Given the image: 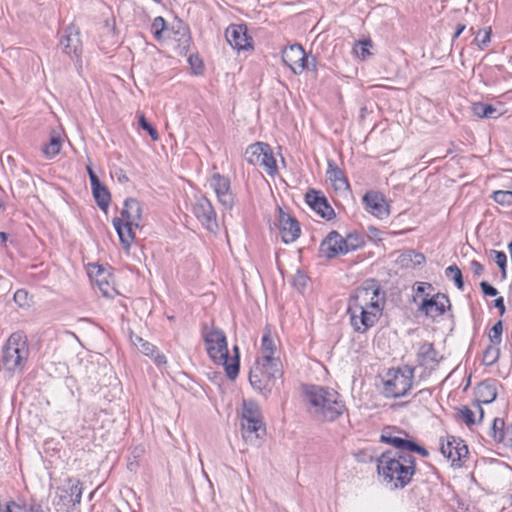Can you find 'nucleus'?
<instances>
[{
  "label": "nucleus",
  "mask_w": 512,
  "mask_h": 512,
  "mask_svg": "<svg viewBox=\"0 0 512 512\" xmlns=\"http://www.w3.org/2000/svg\"><path fill=\"white\" fill-rule=\"evenodd\" d=\"M382 311L379 298V286L374 282H366L358 287L348 302L347 312L350 324L355 332L365 333L378 321Z\"/></svg>",
  "instance_id": "f257e3e1"
},
{
  "label": "nucleus",
  "mask_w": 512,
  "mask_h": 512,
  "mask_svg": "<svg viewBox=\"0 0 512 512\" xmlns=\"http://www.w3.org/2000/svg\"><path fill=\"white\" fill-rule=\"evenodd\" d=\"M377 469L383 481L391 487L404 488L416 472L415 457L401 453V450H389L378 458Z\"/></svg>",
  "instance_id": "f03ea898"
},
{
  "label": "nucleus",
  "mask_w": 512,
  "mask_h": 512,
  "mask_svg": "<svg viewBox=\"0 0 512 512\" xmlns=\"http://www.w3.org/2000/svg\"><path fill=\"white\" fill-rule=\"evenodd\" d=\"M203 339L206 345V351L211 360L224 367L229 379L234 380L239 373V349L233 347L234 355H228L227 339L224 332L218 328L209 329L204 326Z\"/></svg>",
  "instance_id": "7ed1b4c3"
},
{
  "label": "nucleus",
  "mask_w": 512,
  "mask_h": 512,
  "mask_svg": "<svg viewBox=\"0 0 512 512\" xmlns=\"http://www.w3.org/2000/svg\"><path fill=\"white\" fill-rule=\"evenodd\" d=\"M310 413L320 421H334L345 410L339 394L321 386H307L304 390Z\"/></svg>",
  "instance_id": "20e7f679"
},
{
  "label": "nucleus",
  "mask_w": 512,
  "mask_h": 512,
  "mask_svg": "<svg viewBox=\"0 0 512 512\" xmlns=\"http://www.w3.org/2000/svg\"><path fill=\"white\" fill-rule=\"evenodd\" d=\"M142 208L140 202L129 198L124 203L120 217L113 219V226L125 250H129L134 241V230L141 226Z\"/></svg>",
  "instance_id": "39448f33"
},
{
  "label": "nucleus",
  "mask_w": 512,
  "mask_h": 512,
  "mask_svg": "<svg viewBox=\"0 0 512 512\" xmlns=\"http://www.w3.org/2000/svg\"><path fill=\"white\" fill-rule=\"evenodd\" d=\"M29 355L27 337L22 332H15L3 347V366L9 372L20 373L25 368Z\"/></svg>",
  "instance_id": "423d86ee"
},
{
  "label": "nucleus",
  "mask_w": 512,
  "mask_h": 512,
  "mask_svg": "<svg viewBox=\"0 0 512 512\" xmlns=\"http://www.w3.org/2000/svg\"><path fill=\"white\" fill-rule=\"evenodd\" d=\"M413 378L414 368L409 366L389 369L382 379L383 395L387 398L405 396L412 387Z\"/></svg>",
  "instance_id": "0eeeda50"
},
{
  "label": "nucleus",
  "mask_w": 512,
  "mask_h": 512,
  "mask_svg": "<svg viewBox=\"0 0 512 512\" xmlns=\"http://www.w3.org/2000/svg\"><path fill=\"white\" fill-rule=\"evenodd\" d=\"M280 376L279 365L258 360L250 370L249 381L255 390L266 394L272 390L276 379Z\"/></svg>",
  "instance_id": "6e6552de"
},
{
  "label": "nucleus",
  "mask_w": 512,
  "mask_h": 512,
  "mask_svg": "<svg viewBox=\"0 0 512 512\" xmlns=\"http://www.w3.org/2000/svg\"><path fill=\"white\" fill-rule=\"evenodd\" d=\"M195 217L203 224V226L214 232L218 228L216 213L211 202L204 196L196 197L192 208Z\"/></svg>",
  "instance_id": "1a4fd4ad"
},
{
  "label": "nucleus",
  "mask_w": 512,
  "mask_h": 512,
  "mask_svg": "<svg viewBox=\"0 0 512 512\" xmlns=\"http://www.w3.org/2000/svg\"><path fill=\"white\" fill-rule=\"evenodd\" d=\"M209 186L214 190L219 203L225 209H231L234 198L231 192L230 179L219 173H214L208 180Z\"/></svg>",
  "instance_id": "9d476101"
},
{
  "label": "nucleus",
  "mask_w": 512,
  "mask_h": 512,
  "mask_svg": "<svg viewBox=\"0 0 512 512\" xmlns=\"http://www.w3.org/2000/svg\"><path fill=\"white\" fill-rule=\"evenodd\" d=\"M60 47L66 55L73 58H79L82 54V41L80 39V32L71 25L64 30V34L60 39Z\"/></svg>",
  "instance_id": "9b49d317"
},
{
  "label": "nucleus",
  "mask_w": 512,
  "mask_h": 512,
  "mask_svg": "<svg viewBox=\"0 0 512 512\" xmlns=\"http://www.w3.org/2000/svg\"><path fill=\"white\" fill-rule=\"evenodd\" d=\"M450 307L449 299L446 295L438 293L430 298H423L419 310L424 312L426 316L436 318L444 314Z\"/></svg>",
  "instance_id": "f8f14e48"
},
{
  "label": "nucleus",
  "mask_w": 512,
  "mask_h": 512,
  "mask_svg": "<svg viewBox=\"0 0 512 512\" xmlns=\"http://www.w3.org/2000/svg\"><path fill=\"white\" fill-rule=\"evenodd\" d=\"M89 275L98 286L103 296L113 298L117 294L112 284V277L105 268L99 265L91 266Z\"/></svg>",
  "instance_id": "ddd939ff"
},
{
  "label": "nucleus",
  "mask_w": 512,
  "mask_h": 512,
  "mask_svg": "<svg viewBox=\"0 0 512 512\" xmlns=\"http://www.w3.org/2000/svg\"><path fill=\"white\" fill-rule=\"evenodd\" d=\"M320 252L327 258L346 254L347 246H345V239L337 231H331L322 241Z\"/></svg>",
  "instance_id": "4468645a"
},
{
  "label": "nucleus",
  "mask_w": 512,
  "mask_h": 512,
  "mask_svg": "<svg viewBox=\"0 0 512 512\" xmlns=\"http://www.w3.org/2000/svg\"><path fill=\"white\" fill-rule=\"evenodd\" d=\"M306 53L299 44H294L284 49L282 53L283 62L295 73L301 74L305 70L303 66Z\"/></svg>",
  "instance_id": "2eb2a0df"
},
{
  "label": "nucleus",
  "mask_w": 512,
  "mask_h": 512,
  "mask_svg": "<svg viewBox=\"0 0 512 512\" xmlns=\"http://www.w3.org/2000/svg\"><path fill=\"white\" fill-rule=\"evenodd\" d=\"M365 209L379 219H384L389 215V207L383 195L377 192H368L363 197Z\"/></svg>",
  "instance_id": "dca6fc26"
},
{
  "label": "nucleus",
  "mask_w": 512,
  "mask_h": 512,
  "mask_svg": "<svg viewBox=\"0 0 512 512\" xmlns=\"http://www.w3.org/2000/svg\"><path fill=\"white\" fill-rule=\"evenodd\" d=\"M278 221L283 242L287 244L294 242L300 235L298 222L289 214L284 213L281 209H279Z\"/></svg>",
  "instance_id": "f3484780"
},
{
  "label": "nucleus",
  "mask_w": 512,
  "mask_h": 512,
  "mask_svg": "<svg viewBox=\"0 0 512 512\" xmlns=\"http://www.w3.org/2000/svg\"><path fill=\"white\" fill-rule=\"evenodd\" d=\"M475 397L477 401L476 409L479 413V419L481 420L484 416L481 404H489L496 399V384L492 381H484L480 383L475 390Z\"/></svg>",
  "instance_id": "a211bd4d"
},
{
  "label": "nucleus",
  "mask_w": 512,
  "mask_h": 512,
  "mask_svg": "<svg viewBox=\"0 0 512 512\" xmlns=\"http://www.w3.org/2000/svg\"><path fill=\"white\" fill-rule=\"evenodd\" d=\"M306 203L322 218L331 219L334 215L327 199L316 190H309L305 196Z\"/></svg>",
  "instance_id": "6ab92c4d"
},
{
  "label": "nucleus",
  "mask_w": 512,
  "mask_h": 512,
  "mask_svg": "<svg viewBox=\"0 0 512 512\" xmlns=\"http://www.w3.org/2000/svg\"><path fill=\"white\" fill-rule=\"evenodd\" d=\"M227 42L237 50H244L251 46L247 29L243 25H230L225 32Z\"/></svg>",
  "instance_id": "aec40b11"
},
{
  "label": "nucleus",
  "mask_w": 512,
  "mask_h": 512,
  "mask_svg": "<svg viewBox=\"0 0 512 512\" xmlns=\"http://www.w3.org/2000/svg\"><path fill=\"white\" fill-rule=\"evenodd\" d=\"M440 451L444 457L453 463L460 461L468 454V448L463 442L455 437H448L446 443L442 442Z\"/></svg>",
  "instance_id": "412c9836"
},
{
  "label": "nucleus",
  "mask_w": 512,
  "mask_h": 512,
  "mask_svg": "<svg viewBox=\"0 0 512 512\" xmlns=\"http://www.w3.org/2000/svg\"><path fill=\"white\" fill-rule=\"evenodd\" d=\"M438 352L434 349L433 344L423 342L419 345L417 351V362L426 369L433 370L439 362Z\"/></svg>",
  "instance_id": "4be33fe9"
},
{
  "label": "nucleus",
  "mask_w": 512,
  "mask_h": 512,
  "mask_svg": "<svg viewBox=\"0 0 512 512\" xmlns=\"http://www.w3.org/2000/svg\"><path fill=\"white\" fill-rule=\"evenodd\" d=\"M407 437L408 435L406 432L392 427H387L382 431L381 441L394 446L396 450H404L409 442Z\"/></svg>",
  "instance_id": "5701e85b"
},
{
  "label": "nucleus",
  "mask_w": 512,
  "mask_h": 512,
  "mask_svg": "<svg viewBox=\"0 0 512 512\" xmlns=\"http://www.w3.org/2000/svg\"><path fill=\"white\" fill-rule=\"evenodd\" d=\"M242 437L244 441L250 445H257L258 440L265 432L262 421L241 422Z\"/></svg>",
  "instance_id": "b1692460"
},
{
  "label": "nucleus",
  "mask_w": 512,
  "mask_h": 512,
  "mask_svg": "<svg viewBox=\"0 0 512 512\" xmlns=\"http://www.w3.org/2000/svg\"><path fill=\"white\" fill-rule=\"evenodd\" d=\"M68 485L69 492L64 488L59 489L61 492L65 493V495H60V499L62 501H67L68 503H71L73 506H76L81 502V497L83 493L82 483L79 480L69 479Z\"/></svg>",
  "instance_id": "393cba45"
},
{
  "label": "nucleus",
  "mask_w": 512,
  "mask_h": 512,
  "mask_svg": "<svg viewBox=\"0 0 512 512\" xmlns=\"http://www.w3.org/2000/svg\"><path fill=\"white\" fill-rule=\"evenodd\" d=\"M327 178L335 190L346 191L349 189V183L343 172L333 162L328 163Z\"/></svg>",
  "instance_id": "a878e982"
},
{
  "label": "nucleus",
  "mask_w": 512,
  "mask_h": 512,
  "mask_svg": "<svg viewBox=\"0 0 512 512\" xmlns=\"http://www.w3.org/2000/svg\"><path fill=\"white\" fill-rule=\"evenodd\" d=\"M275 343L273 339L270 336V332L264 333L262 336L261 341V351H262V361H265L266 363H272L279 365L278 359L273 357V354L275 352Z\"/></svg>",
  "instance_id": "bb28decb"
},
{
  "label": "nucleus",
  "mask_w": 512,
  "mask_h": 512,
  "mask_svg": "<svg viewBox=\"0 0 512 512\" xmlns=\"http://www.w3.org/2000/svg\"><path fill=\"white\" fill-rule=\"evenodd\" d=\"M267 144L257 142L247 147L245 151V159L252 165H258L264 152L267 151Z\"/></svg>",
  "instance_id": "cd10ccee"
},
{
  "label": "nucleus",
  "mask_w": 512,
  "mask_h": 512,
  "mask_svg": "<svg viewBox=\"0 0 512 512\" xmlns=\"http://www.w3.org/2000/svg\"><path fill=\"white\" fill-rule=\"evenodd\" d=\"M262 421L258 405L253 401H244L241 422Z\"/></svg>",
  "instance_id": "c85d7f7f"
},
{
  "label": "nucleus",
  "mask_w": 512,
  "mask_h": 512,
  "mask_svg": "<svg viewBox=\"0 0 512 512\" xmlns=\"http://www.w3.org/2000/svg\"><path fill=\"white\" fill-rule=\"evenodd\" d=\"M473 115L479 118H497L499 113H497V109L490 104H485L482 102H476L472 104L471 107Z\"/></svg>",
  "instance_id": "c756f323"
},
{
  "label": "nucleus",
  "mask_w": 512,
  "mask_h": 512,
  "mask_svg": "<svg viewBox=\"0 0 512 512\" xmlns=\"http://www.w3.org/2000/svg\"><path fill=\"white\" fill-rule=\"evenodd\" d=\"M92 192L98 206L102 210L106 211L111 199L108 189L101 183H98L97 185L92 186Z\"/></svg>",
  "instance_id": "7c9ffc66"
},
{
  "label": "nucleus",
  "mask_w": 512,
  "mask_h": 512,
  "mask_svg": "<svg viewBox=\"0 0 512 512\" xmlns=\"http://www.w3.org/2000/svg\"><path fill=\"white\" fill-rule=\"evenodd\" d=\"M61 136L56 131H53L48 144L43 147V153L48 158H53L61 150Z\"/></svg>",
  "instance_id": "2f4dec72"
},
{
  "label": "nucleus",
  "mask_w": 512,
  "mask_h": 512,
  "mask_svg": "<svg viewBox=\"0 0 512 512\" xmlns=\"http://www.w3.org/2000/svg\"><path fill=\"white\" fill-rule=\"evenodd\" d=\"M130 340L132 344L144 355L146 356H154L155 346L148 341L144 340L142 337L138 335L131 334Z\"/></svg>",
  "instance_id": "473e14b6"
},
{
  "label": "nucleus",
  "mask_w": 512,
  "mask_h": 512,
  "mask_svg": "<svg viewBox=\"0 0 512 512\" xmlns=\"http://www.w3.org/2000/svg\"><path fill=\"white\" fill-rule=\"evenodd\" d=\"M400 263L406 266L411 264L412 267L421 266L425 263V256L421 253L408 251L400 256Z\"/></svg>",
  "instance_id": "72a5a7b5"
},
{
  "label": "nucleus",
  "mask_w": 512,
  "mask_h": 512,
  "mask_svg": "<svg viewBox=\"0 0 512 512\" xmlns=\"http://www.w3.org/2000/svg\"><path fill=\"white\" fill-rule=\"evenodd\" d=\"M372 47L373 43L370 39L361 40L355 44L353 52L359 59L366 60L373 54L371 52Z\"/></svg>",
  "instance_id": "f704fd0d"
},
{
  "label": "nucleus",
  "mask_w": 512,
  "mask_h": 512,
  "mask_svg": "<svg viewBox=\"0 0 512 512\" xmlns=\"http://www.w3.org/2000/svg\"><path fill=\"white\" fill-rule=\"evenodd\" d=\"M259 166L263 167L267 174L274 175L277 170L276 160L273 157L272 151L267 146V151L264 152L259 164Z\"/></svg>",
  "instance_id": "c9c22d12"
},
{
  "label": "nucleus",
  "mask_w": 512,
  "mask_h": 512,
  "mask_svg": "<svg viewBox=\"0 0 512 512\" xmlns=\"http://www.w3.org/2000/svg\"><path fill=\"white\" fill-rule=\"evenodd\" d=\"M445 274L448 278L454 281L459 290L463 289L464 282L461 270L456 265H450L446 268Z\"/></svg>",
  "instance_id": "e433bc0d"
},
{
  "label": "nucleus",
  "mask_w": 512,
  "mask_h": 512,
  "mask_svg": "<svg viewBox=\"0 0 512 512\" xmlns=\"http://www.w3.org/2000/svg\"><path fill=\"white\" fill-rule=\"evenodd\" d=\"M499 345L491 344L484 352L483 355V362L486 365H493L500 356V349L498 347Z\"/></svg>",
  "instance_id": "4c0bfd02"
},
{
  "label": "nucleus",
  "mask_w": 512,
  "mask_h": 512,
  "mask_svg": "<svg viewBox=\"0 0 512 512\" xmlns=\"http://www.w3.org/2000/svg\"><path fill=\"white\" fill-rule=\"evenodd\" d=\"M503 324L502 321L496 322L489 332V339L491 344L500 345L502 341Z\"/></svg>",
  "instance_id": "58836bf2"
},
{
  "label": "nucleus",
  "mask_w": 512,
  "mask_h": 512,
  "mask_svg": "<svg viewBox=\"0 0 512 512\" xmlns=\"http://www.w3.org/2000/svg\"><path fill=\"white\" fill-rule=\"evenodd\" d=\"M6 512H44L40 506H27L11 502L7 505Z\"/></svg>",
  "instance_id": "ea45409f"
},
{
  "label": "nucleus",
  "mask_w": 512,
  "mask_h": 512,
  "mask_svg": "<svg viewBox=\"0 0 512 512\" xmlns=\"http://www.w3.org/2000/svg\"><path fill=\"white\" fill-rule=\"evenodd\" d=\"M414 452L420 454L422 457H427L429 455L428 451L424 447L419 446L412 440H409L405 449L401 450V453H405L408 455H413Z\"/></svg>",
  "instance_id": "a19ab883"
},
{
  "label": "nucleus",
  "mask_w": 512,
  "mask_h": 512,
  "mask_svg": "<svg viewBox=\"0 0 512 512\" xmlns=\"http://www.w3.org/2000/svg\"><path fill=\"white\" fill-rule=\"evenodd\" d=\"M493 199L501 205H512V191H495L493 193Z\"/></svg>",
  "instance_id": "79ce46f5"
},
{
  "label": "nucleus",
  "mask_w": 512,
  "mask_h": 512,
  "mask_svg": "<svg viewBox=\"0 0 512 512\" xmlns=\"http://www.w3.org/2000/svg\"><path fill=\"white\" fill-rule=\"evenodd\" d=\"M506 428L503 419L495 418L492 422V426L490 428L489 435L498 442V436L500 433Z\"/></svg>",
  "instance_id": "37998d69"
},
{
  "label": "nucleus",
  "mask_w": 512,
  "mask_h": 512,
  "mask_svg": "<svg viewBox=\"0 0 512 512\" xmlns=\"http://www.w3.org/2000/svg\"><path fill=\"white\" fill-rule=\"evenodd\" d=\"M363 245V240L358 235L349 234L345 239V246H347V253L357 250Z\"/></svg>",
  "instance_id": "c03bdc74"
},
{
  "label": "nucleus",
  "mask_w": 512,
  "mask_h": 512,
  "mask_svg": "<svg viewBox=\"0 0 512 512\" xmlns=\"http://www.w3.org/2000/svg\"><path fill=\"white\" fill-rule=\"evenodd\" d=\"M14 301L19 307H28L30 305L28 292L23 289L17 290L14 294Z\"/></svg>",
  "instance_id": "a18cd8bd"
},
{
  "label": "nucleus",
  "mask_w": 512,
  "mask_h": 512,
  "mask_svg": "<svg viewBox=\"0 0 512 512\" xmlns=\"http://www.w3.org/2000/svg\"><path fill=\"white\" fill-rule=\"evenodd\" d=\"M460 418L468 425L471 426L476 423L475 412L470 408L464 406L459 409Z\"/></svg>",
  "instance_id": "49530a36"
},
{
  "label": "nucleus",
  "mask_w": 512,
  "mask_h": 512,
  "mask_svg": "<svg viewBox=\"0 0 512 512\" xmlns=\"http://www.w3.org/2000/svg\"><path fill=\"white\" fill-rule=\"evenodd\" d=\"M152 30L156 39H161L165 30V20L162 17H156L152 23Z\"/></svg>",
  "instance_id": "de8ad7c7"
},
{
  "label": "nucleus",
  "mask_w": 512,
  "mask_h": 512,
  "mask_svg": "<svg viewBox=\"0 0 512 512\" xmlns=\"http://www.w3.org/2000/svg\"><path fill=\"white\" fill-rule=\"evenodd\" d=\"M498 443H502L504 446L512 447V425L506 426V428L498 436Z\"/></svg>",
  "instance_id": "09e8293b"
},
{
  "label": "nucleus",
  "mask_w": 512,
  "mask_h": 512,
  "mask_svg": "<svg viewBox=\"0 0 512 512\" xmlns=\"http://www.w3.org/2000/svg\"><path fill=\"white\" fill-rule=\"evenodd\" d=\"M139 125L141 126L142 129L146 130L150 137L152 138V140L154 141H157L159 136H158V133L156 131L155 128H153L149 123L148 121L146 120L145 116L143 114H141L139 116Z\"/></svg>",
  "instance_id": "8fccbe9b"
},
{
  "label": "nucleus",
  "mask_w": 512,
  "mask_h": 512,
  "mask_svg": "<svg viewBox=\"0 0 512 512\" xmlns=\"http://www.w3.org/2000/svg\"><path fill=\"white\" fill-rule=\"evenodd\" d=\"M490 30H480L476 36L475 41L479 47L486 46L490 42Z\"/></svg>",
  "instance_id": "3c124183"
},
{
  "label": "nucleus",
  "mask_w": 512,
  "mask_h": 512,
  "mask_svg": "<svg viewBox=\"0 0 512 512\" xmlns=\"http://www.w3.org/2000/svg\"><path fill=\"white\" fill-rule=\"evenodd\" d=\"M307 282H308V278L300 272H297V274L294 276L293 285L299 291H302L306 287Z\"/></svg>",
  "instance_id": "603ef678"
},
{
  "label": "nucleus",
  "mask_w": 512,
  "mask_h": 512,
  "mask_svg": "<svg viewBox=\"0 0 512 512\" xmlns=\"http://www.w3.org/2000/svg\"><path fill=\"white\" fill-rule=\"evenodd\" d=\"M480 287H481V290L482 292L486 295V296H496L498 294V291L495 287H493L492 285H490L488 282L486 281H482L480 283Z\"/></svg>",
  "instance_id": "864d4df0"
},
{
  "label": "nucleus",
  "mask_w": 512,
  "mask_h": 512,
  "mask_svg": "<svg viewBox=\"0 0 512 512\" xmlns=\"http://www.w3.org/2000/svg\"><path fill=\"white\" fill-rule=\"evenodd\" d=\"M495 252V258L494 261L498 265L500 269L505 271L506 261L507 257L504 252L501 251H494Z\"/></svg>",
  "instance_id": "5fc2aeb1"
},
{
  "label": "nucleus",
  "mask_w": 512,
  "mask_h": 512,
  "mask_svg": "<svg viewBox=\"0 0 512 512\" xmlns=\"http://www.w3.org/2000/svg\"><path fill=\"white\" fill-rule=\"evenodd\" d=\"M305 65V70L316 71V59L312 55H306L303 66Z\"/></svg>",
  "instance_id": "6e6d98bb"
},
{
  "label": "nucleus",
  "mask_w": 512,
  "mask_h": 512,
  "mask_svg": "<svg viewBox=\"0 0 512 512\" xmlns=\"http://www.w3.org/2000/svg\"><path fill=\"white\" fill-rule=\"evenodd\" d=\"M174 34H179L181 35L180 38H174L175 40L181 42L183 40V43L186 44L188 42V36H187V31H186V28L182 25V24H179L178 25V29L176 32H174Z\"/></svg>",
  "instance_id": "4d7b16f0"
},
{
  "label": "nucleus",
  "mask_w": 512,
  "mask_h": 512,
  "mask_svg": "<svg viewBox=\"0 0 512 512\" xmlns=\"http://www.w3.org/2000/svg\"><path fill=\"white\" fill-rule=\"evenodd\" d=\"M470 267H471L472 272H473V273H474V275H476V276H480V275L483 273V271H484V267H483V265H482V264H480V263H479V262H477V261H472V262L470 263Z\"/></svg>",
  "instance_id": "13d9d810"
},
{
  "label": "nucleus",
  "mask_w": 512,
  "mask_h": 512,
  "mask_svg": "<svg viewBox=\"0 0 512 512\" xmlns=\"http://www.w3.org/2000/svg\"><path fill=\"white\" fill-rule=\"evenodd\" d=\"M87 172L89 175V179L91 182V187L97 185L98 183H101L98 176L95 174V172L92 170L91 166H87Z\"/></svg>",
  "instance_id": "bf43d9fd"
},
{
  "label": "nucleus",
  "mask_w": 512,
  "mask_h": 512,
  "mask_svg": "<svg viewBox=\"0 0 512 512\" xmlns=\"http://www.w3.org/2000/svg\"><path fill=\"white\" fill-rule=\"evenodd\" d=\"M494 306L499 309L501 315L505 313L504 299L502 297H499L494 301Z\"/></svg>",
  "instance_id": "052dcab7"
},
{
  "label": "nucleus",
  "mask_w": 512,
  "mask_h": 512,
  "mask_svg": "<svg viewBox=\"0 0 512 512\" xmlns=\"http://www.w3.org/2000/svg\"><path fill=\"white\" fill-rule=\"evenodd\" d=\"M426 288H431V285L428 283H424V282L418 283L417 289H416L417 294L424 293Z\"/></svg>",
  "instance_id": "680f3d73"
},
{
  "label": "nucleus",
  "mask_w": 512,
  "mask_h": 512,
  "mask_svg": "<svg viewBox=\"0 0 512 512\" xmlns=\"http://www.w3.org/2000/svg\"><path fill=\"white\" fill-rule=\"evenodd\" d=\"M154 361H155L156 364L162 365V364L166 363V357L163 354H157L154 357Z\"/></svg>",
  "instance_id": "e2e57ef3"
},
{
  "label": "nucleus",
  "mask_w": 512,
  "mask_h": 512,
  "mask_svg": "<svg viewBox=\"0 0 512 512\" xmlns=\"http://www.w3.org/2000/svg\"><path fill=\"white\" fill-rule=\"evenodd\" d=\"M465 28H466V26L464 24H459L457 26V29H456V31L454 33L453 38L454 39L458 38L461 35V33L465 30Z\"/></svg>",
  "instance_id": "0e129e2a"
},
{
  "label": "nucleus",
  "mask_w": 512,
  "mask_h": 512,
  "mask_svg": "<svg viewBox=\"0 0 512 512\" xmlns=\"http://www.w3.org/2000/svg\"><path fill=\"white\" fill-rule=\"evenodd\" d=\"M0 240L5 243L7 240V234L4 232H0Z\"/></svg>",
  "instance_id": "69168bd1"
},
{
  "label": "nucleus",
  "mask_w": 512,
  "mask_h": 512,
  "mask_svg": "<svg viewBox=\"0 0 512 512\" xmlns=\"http://www.w3.org/2000/svg\"><path fill=\"white\" fill-rule=\"evenodd\" d=\"M189 62L194 67L196 65V62H199V60H198V58L190 57Z\"/></svg>",
  "instance_id": "338daca9"
},
{
  "label": "nucleus",
  "mask_w": 512,
  "mask_h": 512,
  "mask_svg": "<svg viewBox=\"0 0 512 512\" xmlns=\"http://www.w3.org/2000/svg\"><path fill=\"white\" fill-rule=\"evenodd\" d=\"M509 251H510V254H511V257H512V242L509 244Z\"/></svg>",
  "instance_id": "774afa93"
}]
</instances>
